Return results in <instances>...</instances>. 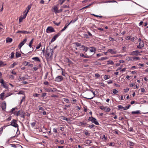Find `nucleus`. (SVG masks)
I'll list each match as a JSON object with an SVG mask.
<instances>
[{
  "label": "nucleus",
  "instance_id": "obj_32",
  "mask_svg": "<svg viewBox=\"0 0 148 148\" xmlns=\"http://www.w3.org/2000/svg\"><path fill=\"white\" fill-rule=\"evenodd\" d=\"M31 33V32H27V31L24 30V34H30Z\"/></svg>",
  "mask_w": 148,
  "mask_h": 148
},
{
  "label": "nucleus",
  "instance_id": "obj_4",
  "mask_svg": "<svg viewBox=\"0 0 148 148\" xmlns=\"http://www.w3.org/2000/svg\"><path fill=\"white\" fill-rule=\"evenodd\" d=\"M55 30L53 28L51 27H48L46 29V32L47 33L52 32H54Z\"/></svg>",
  "mask_w": 148,
  "mask_h": 148
},
{
  "label": "nucleus",
  "instance_id": "obj_35",
  "mask_svg": "<svg viewBox=\"0 0 148 148\" xmlns=\"http://www.w3.org/2000/svg\"><path fill=\"white\" fill-rule=\"evenodd\" d=\"M17 64L15 63H14L12 64L10 66V67L11 68H13L15 65Z\"/></svg>",
  "mask_w": 148,
  "mask_h": 148
},
{
  "label": "nucleus",
  "instance_id": "obj_33",
  "mask_svg": "<svg viewBox=\"0 0 148 148\" xmlns=\"http://www.w3.org/2000/svg\"><path fill=\"white\" fill-rule=\"evenodd\" d=\"M14 53L13 52H12L11 53V56L10 57V58H12L14 56Z\"/></svg>",
  "mask_w": 148,
  "mask_h": 148
},
{
  "label": "nucleus",
  "instance_id": "obj_41",
  "mask_svg": "<svg viewBox=\"0 0 148 148\" xmlns=\"http://www.w3.org/2000/svg\"><path fill=\"white\" fill-rule=\"evenodd\" d=\"M113 93L114 94H116L118 92V91L116 89H114L113 90Z\"/></svg>",
  "mask_w": 148,
  "mask_h": 148
},
{
  "label": "nucleus",
  "instance_id": "obj_12",
  "mask_svg": "<svg viewBox=\"0 0 148 148\" xmlns=\"http://www.w3.org/2000/svg\"><path fill=\"white\" fill-rule=\"evenodd\" d=\"M34 40V38L32 39L30 41V42L29 43V46L30 48H32V51L33 50V49H34L32 47V45L33 43Z\"/></svg>",
  "mask_w": 148,
  "mask_h": 148
},
{
  "label": "nucleus",
  "instance_id": "obj_38",
  "mask_svg": "<svg viewBox=\"0 0 148 148\" xmlns=\"http://www.w3.org/2000/svg\"><path fill=\"white\" fill-rule=\"evenodd\" d=\"M107 59H108V58L107 57H102L101 58L100 60H106Z\"/></svg>",
  "mask_w": 148,
  "mask_h": 148
},
{
  "label": "nucleus",
  "instance_id": "obj_9",
  "mask_svg": "<svg viewBox=\"0 0 148 148\" xmlns=\"http://www.w3.org/2000/svg\"><path fill=\"white\" fill-rule=\"evenodd\" d=\"M1 108L2 110L5 111L6 108V104L5 101H4L1 103Z\"/></svg>",
  "mask_w": 148,
  "mask_h": 148
},
{
  "label": "nucleus",
  "instance_id": "obj_39",
  "mask_svg": "<svg viewBox=\"0 0 148 148\" xmlns=\"http://www.w3.org/2000/svg\"><path fill=\"white\" fill-rule=\"evenodd\" d=\"M41 46V43L40 42V43L38 44V45L36 47V49H39Z\"/></svg>",
  "mask_w": 148,
  "mask_h": 148
},
{
  "label": "nucleus",
  "instance_id": "obj_20",
  "mask_svg": "<svg viewBox=\"0 0 148 148\" xmlns=\"http://www.w3.org/2000/svg\"><path fill=\"white\" fill-rule=\"evenodd\" d=\"M1 86L5 88L6 89H8V86L5 83H4V84L1 85Z\"/></svg>",
  "mask_w": 148,
  "mask_h": 148
},
{
  "label": "nucleus",
  "instance_id": "obj_10",
  "mask_svg": "<svg viewBox=\"0 0 148 148\" xmlns=\"http://www.w3.org/2000/svg\"><path fill=\"white\" fill-rule=\"evenodd\" d=\"M80 48H83V49H82V50L83 51H85V52H86L89 49L88 47H86L84 45L82 46V47Z\"/></svg>",
  "mask_w": 148,
  "mask_h": 148
},
{
  "label": "nucleus",
  "instance_id": "obj_50",
  "mask_svg": "<svg viewBox=\"0 0 148 148\" xmlns=\"http://www.w3.org/2000/svg\"><path fill=\"white\" fill-rule=\"evenodd\" d=\"M118 107L119 109H124V107H123L121 105H119L118 106Z\"/></svg>",
  "mask_w": 148,
  "mask_h": 148
},
{
  "label": "nucleus",
  "instance_id": "obj_57",
  "mask_svg": "<svg viewBox=\"0 0 148 148\" xmlns=\"http://www.w3.org/2000/svg\"><path fill=\"white\" fill-rule=\"evenodd\" d=\"M68 62L70 64H72L73 63L69 59H67Z\"/></svg>",
  "mask_w": 148,
  "mask_h": 148
},
{
  "label": "nucleus",
  "instance_id": "obj_15",
  "mask_svg": "<svg viewBox=\"0 0 148 148\" xmlns=\"http://www.w3.org/2000/svg\"><path fill=\"white\" fill-rule=\"evenodd\" d=\"M4 92H3L0 94V99L3 100L4 97Z\"/></svg>",
  "mask_w": 148,
  "mask_h": 148
},
{
  "label": "nucleus",
  "instance_id": "obj_54",
  "mask_svg": "<svg viewBox=\"0 0 148 148\" xmlns=\"http://www.w3.org/2000/svg\"><path fill=\"white\" fill-rule=\"evenodd\" d=\"M46 95V93H43L42 95V97H44Z\"/></svg>",
  "mask_w": 148,
  "mask_h": 148
},
{
  "label": "nucleus",
  "instance_id": "obj_56",
  "mask_svg": "<svg viewBox=\"0 0 148 148\" xmlns=\"http://www.w3.org/2000/svg\"><path fill=\"white\" fill-rule=\"evenodd\" d=\"M94 97V96L92 97H85V98L87 99H92Z\"/></svg>",
  "mask_w": 148,
  "mask_h": 148
},
{
  "label": "nucleus",
  "instance_id": "obj_31",
  "mask_svg": "<svg viewBox=\"0 0 148 148\" xmlns=\"http://www.w3.org/2000/svg\"><path fill=\"white\" fill-rule=\"evenodd\" d=\"M110 78V76L107 75H105L104 76V78L105 79H108Z\"/></svg>",
  "mask_w": 148,
  "mask_h": 148
},
{
  "label": "nucleus",
  "instance_id": "obj_18",
  "mask_svg": "<svg viewBox=\"0 0 148 148\" xmlns=\"http://www.w3.org/2000/svg\"><path fill=\"white\" fill-rule=\"evenodd\" d=\"M32 59L36 61L40 62V60L39 58L37 57H35L32 58Z\"/></svg>",
  "mask_w": 148,
  "mask_h": 148
},
{
  "label": "nucleus",
  "instance_id": "obj_59",
  "mask_svg": "<svg viewBox=\"0 0 148 148\" xmlns=\"http://www.w3.org/2000/svg\"><path fill=\"white\" fill-rule=\"evenodd\" d=\"M109 146H114V143H110L109 144Z\"/></svg>",
  "mask_w": 148,
  "mask_h": 148
},
{
  "label": "nucleus",
  "instance_id": "obj_58",
  "mask_svg": "<svg viewBox=\"0 0 148 148\" xmlns=\"http://www.w3.org/2000/svg\"><path fill=\"white\" fill-rule=\"evenodd\" d=\"M25 100V97H23L22 99V100H21V102H20V104H21L22 103V101H23V100Z\"/></svg>",
  "mask_w": 148,
  "mask_h": 148
},
{
  "label": "nucleus",
  "instance_id": "obj_45",
  "mask_svg": "<svg viewBox=\"0 0 148 148\" xmlns=\"http://www.w3.org/2000/svg\"><path fill=\"white\" fill-rule=\"evenodd\" d=\"M53 23H54L57 26H59L60 24V22H59V23H56V22L55 21H53Z\"/></svg>",
  "mask_w": 148,
  "mask_h": 148
},
{
  "label": "nucleus",
  "instance_id": "obj_62",
  "mask_svg": "<svg viewBox=\"0 0 148 148\" xmlns=\"http://www.w3.org/2000/svg\"><path fill=\"white\" fill-rule=\"evenodd\" d=\"M39 110H43L44 109L43 108L41 107H39Z\"/></svg>",
  "mask_w": 148,
  "mask_h": 148
},
{
  "label": "nucleus",
  "instance_id": "obj_14",
  "mask_svg": "<svg viewBox=\"0 0 148 148\" xmlns=\"http://www.w3.org/2000/svg\"><path fill=\"white\" fill-rule=\"evenodd\" d=\"M6 42H11L12 40V39L11 38L8 37L6 38Z\"/></svg>",
  "mask_w": 148,
  "mask_h": 148
},
{
  "label": "nucleus",
  "instance_id": "obj_24",
  "mask_svg": "<svg viewBox=\"0 0 148 148\" xmlns=\"http://www.w3.org/2000/svg\"><path fill=\"white\" fill-rule=\"evenodd\" d=\"M104 110L106 112H108L110 110V109L109 108L105 107L104 108Z\"/></svg>",
  "mask_w": 148,
  "mask_h": 148
},
{
  "label": "nucleus",
  "instance_id": "obj_64",
  "mask_svg": "<svg viewBox=\"0 0 148 148\" xmlns=\"http://www.w3.org/2000/svg\"><path fill=\"white\" fill-rule=\"evenodd\" d=\"M0 82L1 83V85L4 84L5 83L3 79H1L0 81Z\"/></svg>",
  "mask_w": 148,
  "mask_h": 148
},
{
  "label": "nucleus",
  "instance_id": "obj_1",
  "mask_svg": "<svg viewBox=\"0 0 148 148\" xmlns=\"http://www.w3.org/2000/svg\"><path fill=\"white\" fill-rule=\"evenodd\" d=\"M88 120L89 121H91L92 123H94L96 125H99V123L97 121L96 119L92 116L91 117H89Z\"/></svg>",
  "mask_w": 148,
  "mask_h": 148
},
{
  "label": "nucleus",
  "instance_id": "obj_55",
  "mask_svg": "<svg viewBox=\"0 0 148 148\" xmlns=\"http://www.w3.org/2000/svg\"><path fill=\"white\" fill-rule=\"evenodd\" d=\"M112 50H113L112 49H109L108 50L107 53L110 52V53H111Z\"/></svg>",
  "mask_w": 148,
  "mask_h": 148
},
{
  "label": "nucleus",
  "instance_id": "obj_48",
  "mask_svg": "<svg viewBox=\"0 0 148 148\" xmlns=\"http://www.w3.org/2000/svg\"><path fill=\"white\" fill-rule=\"evenodd\" d=\"M28 62H26V61H25L23 63V64L25 66H27L28 64Z\"/></svg>",
  "mask_w": 148,
  "mask_h": 148
},
{
  "label": "nucleus",
  "instance_id": "obj_37",
  "mask_svg": "<svg viewBox=\"0 0 148 148\" xmlns=\"http://www.w3.org/2000/svg\"><path fill=\"white\" fill-rule=\"evenodd\" d=\"M128 143L129 145L130 146H133L134 145V143L133 142L131 141H129Z\"/></svg>",
  "mask_w": 148,
  "mask_h": 148
},
{
  "label": "nucleus",
  "instance_id": "obj_52",
  "mask_svg": "<svg viewBox=\"0 0 148 148\" xmlns=\"http://www.w3.org/2000/svg\"><path fill=\"white\" fill-rule=\"evenodd\" d=\"M95 126V125L93 124H92V125H89L88 127L90 128H92L93 127Z\"/></svg>",
  "mask_w": 148,
  "mask_h": 148
},
{
  "label": "nucleus",
  "instance_id": "obj_2",
  "mask_svg": "<svg viewBox=\"0 0 148 148\" xmlns=\"http://www.w3.org/2000/svg\"><path fill=\"white\" fill-rule=\"evenodd\" d=\"M18 112L19 116H20L21 117L24 119L25 115V112L23 110H21L18 111Z\"/></svg>",
  "mask_w": 148,
  "mask_h": 148
},
{
  "label": "nucleus",
  "instance_id": "obj_47",
  "mask_svg": "<svg viewBox=\"0 0 148 148\" xmlns=\"http://www.w3.org/2000/svg\"><path fill=\"white\" fill-rule=\"evenodd\" d=\"M16 33H22L24 34V30L23 31H18L17 32H16Z\"/></svg>",
  "mask_w": 148,
  "mask_h": 148
},
{
  "label": "nucleus",
  "instance_id": "obj_11",
  "mask_svg": "<svg viewBox=\"0 0 148 148\" xmlns=\"http://www.w3.org/2000/svg\"><path fill=\"white\" fill-rule=\"evenodd\" d=\"M139 53V52H138V51L137 50H136V51H133L131 55L137 56L138 54Z\"/></svg>",
  "mask_w": 148,
  "mask_h": 148
},
{
  "label": "nucleus",
  "instance_id": "obj_44",
  "mask_svg": "<svg viewBox=\"0 0 148 148\" xmlns=\"http://www.w3.org/2000/svg\"><path fill=\"white\" fill-rule=\"evenodd\" d=\"M92 15L95 16V17H99L101 18H102L103 17V16H102L97 15H96L94 14H92Z\"/></svg>",
  "mask_w": 148,
  "mask_h": 148
},
{
  "label": "nucleus",
  "instance_id": "obj_8",
  "mask_svg": "<svg viewBox=\"0 0 148 148\" xmlns=\"http://www.w3.org/2000/svg\"><path fill=\"white\" fill-rule=\"evenodd\" d=\"M10 145H11L12 147L14 148L21 147L22 148V147L21 145L18 144H10Z\"/></svg>",
  "mask_w": 148,
  "mask_h": 148
},
{
  "label": "nucleus",
  "instance_id": "obj_26",
  "mask_svg": "<svg viewBox=\"0 0 148 148\" xmlns=\"http://www.w3.org/2000/svg\"><path fill=\"white\" fill-rule=\"evenodd\" d=\"M107 62H108V64H112V65H113L114 64V62L112 61L109 60V61H108Z\"/></svg>",
  "mask_w": 148,
  "mask_h": 148
},
{
  "label": "nucleus",
  "instance_id": "obj_29",
  "mask_svg": "<svg viewBox=\"0 0 148 148\" xmlns=\"http://www.w3.org/2000/svg\"><path fill=\"white\" fill-rule=\"evenodd\" d=\"M19 79L20 80H24L25 79V78L24 77H19Z\"/></svg>",
  "mask_w": 148,
  "mask_h": 148
},
{
  "label": "nucleus",
  "instance_id": "obj_42",
  "mask_svg": "<svg viewBox=\"0 0 148 148\" xmlns=\"http://www.w3.org/2000/svg\"><path fill=\"white\" fill-rule=\"evenodd\" d=\"M62 119L63 120H66V121H67L68 120V119L66 117L64 116H62Z\"/></svg>",
  "mask_w": 148,
  "mask_h": 148
},
{
  "label": "nucleus",
  "instance_id": "obj_60",
  "mask_svg": "<svg viewBox=\"0 0 148 148\" xmlns=\"http://www.w3.org/2000/svg\"><path fill=\"white\" fill-rule=\"evenodd\" d=\"M27 15V14L25 13V14H24L23 16V17H22L23 19H24L25 18Z\"/></svg>",
  "mask_w": 148,
  "mask_h": 148
},
{
  "label": "nucleus",
  "instance_id": "obj_34",
  "mask_svg": "<svg viewBox=\"0 0 148 148\" xmlns=\"http://www.w3.org/2000/svg\"><path fill=\"white\" fill-rule=\"evenodd\" d=\"M75 44L76 45V46L77 47H79L81 46V43L78 42H75Z\"/></svg>",
  "mask_w": 148,
  "mask_h": 148
},
{
  "label": "nucleus",
  "instance_id": "obj_61",
  "mask_svg": "<svg viewBox=\"0 0 148 148\" xmlns=\"http://www.w3.org/2000/svg\"><path fill=\"white\" fill-rule=\"evenodd\" d=\"M141 91L142 92H145V90L144 88H141Z\"/></svg>",
  "mask_w": 148,
  "mask_h": 148
},
{
  "label": "nucleus",
  "instance_id": "obj_36",
  "mask_svg": "<svg viewBox=\"0 0 148 148\" xmlns=\"http://www.w3.org/2000/svg\"><path fill=\"white\" fill-rule=\"evenodd\" d=\"M92 4H93V3H91V4H90L89 5H88L86 6H85V7H83L81 10H82V9H84L85 8H88Z\"/></svg>",
  "mask_w": 148,
  "mask_h": 148
},
{
  "label": "nucleus",
  "instance_id": "obj_5",
  "mask_svg": "<svg viewBox=\"0 0 148 148\" xmlns=\"http://www.w3.org/2000/svg\"><path fill=\"white\" fill-rule=\"evenodd\" d=\"M63 79V77L62 76H59L56 77L55 81L56 82H60L62 81Z\"/></svg>",
  "mask_w": 148,
  "mask_h": 148
},
{
  "label": "nucleus",
  "instance_id": "obj_40",
  "mask_svg": "<svg viewBox=\"0 0 148 148\" xmlns=\"http://www.w3.org/2000/svg\"><path fill=\"white\" fill-rule=\"evenodd\" d=\"M130 105L126 106L125 108H124V110H126L130 108Z\"/></svg>",
  "mask_w": 148,
  "mask_h": 148
},
{
  "label": "nucleus",
  "instance_id": "obj_53",
  "mask_svg": "<svg viewBox=\"0 0 148 148\" xmlns=\"http://www.w3.org/2000/svg\"><path fill=\"white\" fill-rule=\"evenodd\" d=\"M109 39L110 41H114L115 40H114V38L112 37H109Z\"/></svg>",
  "mask_w": 148,
  "mask_h": 148
},
{
  "label": "nucleus",
  "instance_id": "obj_21",
  "mask_svg": "<svg viewBox=\"0 0 148 148\" xmlns=\"http://www.w3.org/2000/svg\"><path fill=\"white\" fill-rule=\"evenodd\" d=\"M80 56L81 57H83L84 58H89L90 57L89 56L87 55L86 56L84 55L83 53H80Z\"/></svg>",
  "mask_w": 148,
  "mask_h": 148
},
{
  "label": "nucleus",
  "instance_id": "obj_7",
  "mask_svg": "<svg viewBox=\"0 0 148 148\" xmlns=\"http://www.w3.org/2000/svg\"><path fill=\"white\" fill-rule=\"evenodd\" d=\"M27 40V38H25L24 40L19 45L18 48L20 49L21 47L25 44Z\"/></svg>",
  "mask_w": 148,
  "mask_h": 148
},
{
  "label": "nucleus",
  "instance_id": "obj_25",
  "mask_svg": "<svg viewBox=\"0 0 148 148\" xmlns=\"http://www.w3.org/2000/svg\"><path fill=\"white\" fill-rule=\"evenodd\" d=\"M21 56V53L18 52H16V58L20 57Z\"/></svg>",
  "mask_w": 148,
  "mask_h": 148
},
{
  "label": "nucleus",
  "instance_id": "obj_43",
  "mask_svg": "<svg viewBox=\"0 0 148 148\" xmlns=\"http://www.w3.org/2000/svg\"><path fill=\"white\" fill-rule=\"evenodd\" d=\"M65 0H59V1L60 3V4L62 5L64 2Z\"/></svg>",
  "mask_w": 148,
  "mask_h": 148
},
{
  "label": "nucleus",
  "instance_id": "obj_63",
  "mask_svg": "<svg viewBox=\"0 0 148 148\" xmlns=\"http://www.w3.org/2000/svg\"><path fill=\"white\" fill-rule=\"evenodd\" d=\"M107 82L108 84H111L113 82L111 80H109Z\"/></svg>",
  "mask_w": 148,
  "mask_h": 148
},
{
  "label": "nucleus",
  "instance_id": "obj_16",
  "mask_svg": "<svg viewBox=\"0 0 148 148\" xmlns=\"http://www.w3.org/2000/svg\"><path fill=\"white\" fill-rule=\"evenodd\" d=\"M69 26L68 25H65V26L64 27V28L62 29L61 31H60L59 32H60V34H61V33L64 31L67 27Z\"/></svg>",
  "mask_w": 148,
  "mask_h": 148
},
{
  "label": "nucleus",
  "instance_id": "obj_13",
  "mask_svg": "<svg viewBox=\"0 0 148 148\" xmlns=\"http://www.w3.org/2000/svg\"><path fill=\"white\" fill-rule=\"evenodd\" d=\"M53 9L54 10V12H55V13H57V12H58V8L57 6H54L53 7Z\"/></svg>",
  "mask_w": 148,
  "mask_h": 148
},
{
  "label": "nucleus",
  "instance_id": "obj_6",
  "mask_svg": "<svg viewBox=\"0 0 148 148\" xmlns=\"http://www.w3.org/2000/svg\"><path fill=\"white\" fill-rule=\"evenodd\" d=\"M60 32H59L56 35L54 36L51 39V42H53L56 39V38L59 36L60 35Z\"/></svg>",
  "mask_w": 148,
  "mask_h": 148
},
{
  "label": "nucleus",
  "instance_id": "obj_22",
  "mask_svg": "<svg viewBox=\"0 0 148 148\" xmlns=\"http://www.w3.org/2000/svg\"><path fill=\"white\" fill-rule=\"evenodd\" d=\"M96 49L95 48L93 47L90 48V51L91 52H95Z\"/></svg>",
  "mask_w": 148,
  "mask_h": 148
},
{
  "label": "nucleus",
  "instance_id": "obj_30",
  "mask_svg": "<svg viewBox=\"0 0 148 148\" xmlns=\"http://www.w3.org/2000/svg\"><path fill=\"white\" fill-rule=\"evenodd\" d=\"M139 45L143 47L144 46V44L143 41L140 42L139 43Z\"/></svg>",
  "mask_w": 148,
  "mask_h": 148
},
{
  "label": "nucleus",
  "instance_id": "obj_17",
  "mask_svg": "<svg viewBox=\"0 0 148 148\" xmlns=\"http://www.w3.org/2000/svg\"><path fill=\"white\" fill-rule=\"evenodd\" d=\"M31 5H29L28 7L26 8V11H27V12H26V13H27V14L28 13V12L29 10L31 8Z\"/></svg>",
  "mask_w": 148,
  "mask_h": 148
},
{
  "label": "nucleus",
  "instance_id": "obj_27",
  "mask_svg": "<svg viewBox=\"0 0 148 148\" xmlns=\"http://www.w3.org/2000/svg\"><path fill=\"white\" fill-rule=\"evenodd\" d=\"M49 55H50V54H49V53L48 52V51L47 50L46 54L45 55L46 57L47 58H49Z\"/></svg>",
  "mask_w": 148,
  "mask_h": 148
},
{
  "label": "nucleus",
  "instance_id": "obj_3",
  "mask_svg": "<svg viewBox=\"0 0 148 148\" xmlns=\"http://www.w3.org/2000/svg\"><path fill=\"white\" fill-rule=\"evenodd\" d=\"M16 120L13 119L12 121L11 124L8 125H11L15 127H18V125L16 123Z\"/></svg>",
  "mask_w": 148,
  "mask_h": 148
},
{
  "label": "nucleus",
  "instance_id": "obj_46",
  "mask_svg": "<svg viewBox=\"0 0 148 148\" xmlns=\"http://www.w3.org/2000/svg\"><path fill=\"white\" fill-rule=\"evenodd\" d=\"M95 64L96 65H100L101 64V63L100 62H95Z\"/></svg>",
  "mask_w": 148,
  "mask_h": 148
},
{
  "label": "nucleus",
  "instance_id": "obj_19",
  "mask_svg": "<svg viewBox=\"0 0 148 148\" xmlns=\"http://www.w3.org/2000/svg\"><path fill=\"white\" fill-rule=\"evenodd\" d=\"M132 113L134 114H140V111H132Z\"/></svg>",
  "mask_w": 148,
  "mask_h": 148
},
{
  "label": "nucleus",
  "instance_id": "obj_49",
  "mask_svg": "<svg viewBox=\"0 0 148 148\" xmlns=\"http://www.w3.org/2000/svg\"><path fill=\"white\" fill-rule=\"evenodd\" d=\"M24 92L22 91H20L18 93V94H23L24 95Z\"/></svg>",
  "mask_w": 148,
  "mask_h": 148
},
{
  "label": "nucleus",
  "instance_id": "obj_28",
  "mask_svg": "<svg viewBox=\"0 0 148 148\" xmlns=\"http://www.w3.org/2000/svg\"><path fill=\"white\" fill-rule=\"evenodd\" d=\"M14 114L16 116H19V112H18V111H15V112H14Z\"/></svg>",
  "mask_w": 148,
  "mask_h": 148
},
{
  "label": "nucleus",
  "instance_id": "obj_23",
  "mask_svg": "<svg viewBox=\"0 0 148 148\" xmlns=\"http://www.w3.org/2000/svg\"><path fill=\"white\" fill-rule=\"evenodd\" d=\"M6 64L0 60V66L6 65Z\"/></svg>",
  "mask_w": 148,
  "mask_h": 148
},
{
  "label": "nucleus",
  "instance_id": "obj_51",
  "mask_svg": "<svg viewBox=\"0 0 148 148\" xmlns=\"http://www.w3.org/2000/svg\"><path fill=\"white\" fill-rule=\"evenodd\" d=\"M84 37L86 38H89V37L88 35L86 34H84Z\"/></svg>",
  "mask_w": 148,
  "mask_h": 148
}]
</instances>
